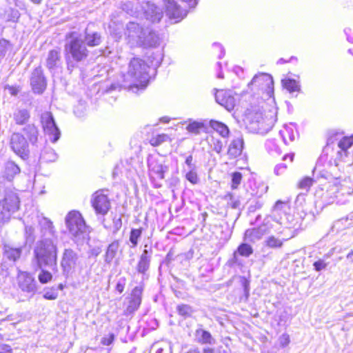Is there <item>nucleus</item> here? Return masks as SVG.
Wrapping results in <instances>:
<instances>
[{
    "label": "nucleus",
    "mask_w": 353,
    "mask_h": 353,
    "mask_svg": "<svg viewBox=\"0 0 353 353\" xmlns=\"http://www.w3.org/2000/svg\"><path fill=\"white\" fill-rule=\"evenodd\" d=\"M169 139L168 136L165 134H159L157 137L151 140V143L153 145H159L163 142L166 141Z\"/></svg>",
    "instance_id": "nucleus-50"
},
{
    "label": "nucleus",
    "mask_w": 353,
    "mask_h": 353,
    "mask_svg": "<svg viewBox=\"0 0 353 353\" xmlns=\"http://www.w3.org/2000/svg\"><path fill=\"white\" fill-rule=\"evenodd\" d=\"M119 246L120 243L119 240L112 241L108 245L104 256V261L106 263L110 264L112 263V260L117 254Z\"/></svg>",
    "instance_id": "nucleus-28"
},
{
    "label": "nucleus",
    "mask_w": 353,
    "mask_h": 353,
    "mask_svg": "<svg viewBox=\"0 0 353 353\" xmlns=\"http://www.w3.org/2000/svg\"><path fill=\"white\" fill-rule=\"evenodd\" d=\"M129 42L132 46L144 48L155 47L159 44L158 35L149 29H143L138 23L130 22L127 26Z\"/></svg>",
    "instance_id": "nucleus-4"
},
{
    "label": "nucleus",
    "mask_w": 353,
    "mask_h": 353,
    "mask_svg": "<svg viewBox=\"0 0 353 353\" xmlns=\"http://www.w3.org/2000/svg\"><path fill=\"white\" fill-rule=\"evenodd\" d=\"M30 118V112L26 109H17L13 113V119L17 125L26 124Z\"/></svg>",
    "instance_id": "nucleus-29"
},
{
    "label": "nucleus",
    "mask_w": 353,
    "mask_h": 353,
    "mask_svg": "<svg viewBox=\"0 0 353 353\" xmlns=\"http://www.w3.org/2000/svg\"><path fill=\"white\" fill-rule=\"evenodd\" d=\"M265 233L266 228L263 225L245 230L244 236L245 240L255 242L261 239Z\"/></svg>",
    "instance_id": "nucleus-25"
},
{
    "label": "nucleus",
    "mask_w": 353,
    "mask_h": 353,
    "mask_svg": "<svg viewBox=\"0 0 353 353\" xmlns=\"http://www.w3.org/2000/svg\"><path fill=\"white\" fill-rule=\"evenodd\" d=\"M210 127L216 130L218 133L221 134V132H219V130L221 128V123L216 121L211 120L210 122Z\"/></svg>",
    "instance_id": "nucleus-58"
},
{
    "label": "nucleus",
    "mask_w": 353,
    "mask_h": 353,
    "mask_svg": "<svg viewBox=\"0 0 353 353\" xmlns=\"http://www.w3.org/2000/svg\"><path fill=\"white\" fill-rule=\"evenodd\" d=\"M178 312L180 315L186 317L190 315L192 312L191 307L188 305H181L177 307Z\"/></svg>",
    "instance_id": "nucleus-49"
},
{
    "label": "nucleus",
    "mask_w": 353,
    "mask_h": 353,
    "mask_svg": "<svg viewBox=\"0 0 353 353\" xmlns=\"http://www.w3.org/2000/svg\"><path fill=\"white\" fill-rule=\"evenodd\" d=\"M10 146L12 150L22 159L25 160L29 157V145L20 132H14L10 136Z\"/></svg>",
    "instance_id": "nucleus-10"
},
{
    "label": "nucleus",
    "mask_w": 353,
    "mask_h": 353,
    "mask_svg": "<svg viewBox=\"0 0 353 353\" xmlns=\"http://www.w3.org/2000/svg\"><path fill=\"white\" fill-rule=\"evenodd\" d=\"M46 135L48 137L49 140L52 143H56L60 138L61 132L57 125L44 130Z\"/></svg>",
    "instance_id": "nucleus-37"
},
{
    "label": "nucleus",
    "mask_w": 353,
    "mask_h": 353,
    "mask_svg": "<svg viewBox=\"0 0 353 353\" xmlns=\"http://www.w3.org/2000/svg\"><path fill=\"white\" fill-rule=\"evenodd\" d=\"M143 291V286L142 285L136 286L132 290L128 306L124 311L125 315L131 314L139 309L142 301Z\"/></svg>",
    "instance_id": "nucleus-14"
},
{
    "label": "nucleus",
    "mask_w": 353,
    "mask_h": 353,
    "mask_svg": "<svg viewBox=\"0 0 353 353\" xmlns=\"http://www.w3.org/2000/svg\"><path fill=\"white\" fill-rule=\"evenodd\" d=\"M142 232L143 229L141 228L138 229L132 228L131 230L129 239L130 242V247L131 248H134L137 246L139 240L141 236Z\"/></svg>",
    "instance_id": "nucleus-36"
},
{
    "label": "nucleus",
    "mask_w": 353,
    "mask_h": 353,
    "mask_svg": "<svg viewBox=\"0 0 353 353\" xmlns=\"http://www.w3.org/2000/svg\"><path fill=\"white\" fill-rule=\"evenodd\" d=\"M0 353H12V349L10 346L6 345L2 348H0Z\"/></svg>",
    "instance_id": "nucleus-61"
},
{
    "label": "nucleus",
    "mask_w": 353,
    "mask_h": 353,
    "mask_svg": "<svg viewBox=\"0 0 353 353\" xmlns=\"http://www.w3.org/2000/svg\"><path fill=\"white\" fill-rule=\"evenodd\" d=\"M41 122L43 131L50 128L51 127H54V125H56L54 117L50 112H45L42 113L41 116Z\"/></svg>",
    "instance_id": "nucleus-35"
},
{
    "label": "nucleus",
    "mask_w": 353,
    "mask_h": 353,
    "mask_svg": "<svg viewBox=\"0 0 353 353\" xmlns=\"http://www.w3.org/2000/svg\"><path fill=\"white\" fill-rule=\"evenodd\" d=\"M64 51L68 70L70 71L76 68L79 63L86 60L89 55V50L82 36L74 32L67 36Z\"/></svg>",
    "instance_id": "nucleus-1"
},
{
    "label": "nucleus",
    "mask_w": 353,
    "mask_h": 353,
    "mask_svg": "<svg viewBox=\"0 0 353 353\" xmlns=\"http://www.w3.org/2000/svg\"><path fill=\"white\" fill-rule=\"evenodd\" d=\"M166 8V14L170 18L176 19V22L181 21L187 15V11L182 10L174 0H163Z\"/></svg>",
    "instance_id": "nucleus-18"
},
{
    "label": "nucleus",
    "mask_w": 353,
    "mask_h": 353,
    "mask_svg": "<svg viewBox=\"0 0 353 353\" xmlns=\"http://www.w3.org/2000/svg\"><path fill=\"white\" fill-rule=\"evenodd\" d=\"M266 149L272 155H280L281 150L273 140H268L265 143Z\"/></svg>",
    "instance_id": "nucleus-39"
},
{
    "label": "nucleus",
    "mask_w": 353,
    "mask_h": 353,
    "mask_svg": "<svg viewBox=\"0 0 353 353\" xmlns=\"http://www.w3.org/2000/svg\"><path fill=\"white\" fill-rule=\"evenodd\" d=\"M148 65L139 58H133L129 63L128 70L123 74V81L129 83V89L134 92L143 90L148 81Z\"/></svg>",
    "instance_id": "nucleus-2"
},
{
    "label": "nucleus",
    "mask_w": 353,
    "mask_h": 353,
    "mask_svg": "<svg viewBox=\"0 0 353 353\" xmlns=\"http://www.w3.org/2000/svg\"><path fill=\"white\" fill-rule=\"evenodd\" d=\"M286 169L287 165L285 163H279L275 166L274 172L276 175H280L284 173Z\"/></svg>",
    "instance_id": "nucleus-54"
},
{
    "label": "nucleus",
    "mask_w": 353,
    "mask_h": 353,
    "mask_svg": "<svg viewBox=\"0 0 353 353\" xmlns=\"http://www.w3.org/2000/svg\"><path fill=\"white\" fill-rule=\"evenodd\" d=\"M282 83L283 86L290 92L297 91L299 89L297 81L292 79L282 80Z\"/></svg>",
    "instance_id": "nucleus-40"
},
{
    "label": "nucleus",
    "mask_w": 353,
    "mask_h": 353,
    "mask_svg": "<svg viewBox=\"0 0 353 353\" xmlns=\"http://www.w3.org/2000/svg\"><path fill=\"white\" fill-rule=\"evenodd\" d=\"M43 297L48 300H55L58 297V292L55 289H51L45 292Z\"/></svg>",
    "instance_id": "nucleus-53"
},
{
    "label": "nucleus",
    "mask_w": 353,
    "mask_h": 353,
    "mask_svg": "<svg viewBox=\"0 0 353 353\" xmlns=\"http://www.w3.org/2000/svg\"><path fill=\"white\" fill-rule=\"evenodd\" d=\"M189 122L186 130L190 133L199 134L201 131H205L206 130V125L203 122L195 121L192 119H190Z\"/></svg>",
    "instance_id": "nucleus-33"
},
{
    "label": "nucleus",
    "mask_w": 353,
    "mask_h": 353,
    "mask_svg": "<svg viewBox=\"0 0 353 353\" xmlns=\"http://www.w3.org/2000/svg\"><path fill=\"white\" fill-rule=\"evenodd\" d=\"M313 179L310 177H305L299 183V187L307 190L312 185Z\"/></svg>",
    "instance_id": "nucleus-52"
},
{
    "label": "nucleus",
    "mask_w": 353,
    "mask_h": 353,
    "mask_svg": "<svg viewBox=\"0 0 353 353\" xmlns=\"http://www.w3.org/2000/svg\"><path fill=\"white\" fill-rule=\"evenodd\" d=\"M65 223L74 241L83 239L87 232L85 223L81 214L72 211L65 217Z\"/></svg>",
    "instance_id": "nucleus-8"
},
{
    "label": "nucleus",
    "mask_w": 353,
    "mask_h": 353,
    "mask_svg": "<svg viewBox=\"0 0 353 353\" xmlns=\"http://www.w3.org/2000/svg\"><path fill=\"white\" fill-rule=\"evenodd\" d=\"M30 84L33 92L42 94L46 88V80L41 67L36 68L32 72Z\"/></svg>",
    "instance_id": "nucleus-15"
},
{
    "label": "nucleus",
    "mask_w": 353,
    "mask_h": 353,
    "mask_svg": "<svg viewBox=\"0 0 353 353\" xmlns=\"http://www.w3.org/2000/svg\"><path fill=\"white\" fill-rule=\"evenodd\" d=\"M265 243L266 245L271 248H281L283 245L282 241L275 238L274 236H269Z\"/></svg>",
    "instance_id": "nucleus-43"
},
{
    "label": "nucleus",
    "mask_w": 353,
    "mask_h": 353,
    "mask_svg": "<svg viewBox=\"0 0 353 353\" xmlns=\"http://www.w3.org/2000/svg\"><path fill=\"white\" fill-rule=\"evenodd\" d=\"M347 259L353 263V250L348 253Z\"/></svg>",
    "instance_id": "nucleus-64"
},
{
    "label": "nucleus",
    "mask_w": 353,
    "mask_h": 353,
    "mask_svg": "<svg viewBox=\"0 0 353 353\" xmlns=\"http://www.w3.org/2000/svg\"><path fill=\"white\" fill-rule=\"evenodd\" d=\"M20 172L21 170L15 162L12 161H8L4 163L2 176L8 181H11L17 174L20 173Z\"/></svg>",
    "instance_id": "nucleus-23"
},
{
    "label": "nucleus",
    "mask_w": 353,
    "mask_h": 353,
    "mask_svg": "<svg viewBox=\"0 0 353 353\" xmlns=\"http://www.w3.org/2000/svg\"><path fill=\"white\" fill-rule=\"evenodd\" d=\"M17 281L19 288L32 296L37 290V283L33 275L25 271L19 270Z\"/></svg>",
    "instance_id": "nucleus-11"
},
{
    "label": "nucleus",
    "mask_w": 353,
    "mask_h": 353,
    "mask_svg": "<svg viewBox=\"0 0 353 353\" xmlns=\"http://www.w3.org/2000/svg\"><path fill=\"white\" fill-rule=\"evenodd\" d=\"M296 132L290 126H285L283 130H280L279 134L282 137L285 144H288L289 141H294Z\"/></svg>",
    "instance_id": "nucleus-31"
},
{
    "label": "nucleus",
    "mask_w": 353,
    "mask_h": 353,
    "mask_svg": "<svg viewBox=\"0 0 353 353\" xmlns=\"http://www.w3.org/2000/svg\"><path fill=\"white\" fill-rule=\"evenodd\" d=\"M92 205L97 214L105 215L110 209V202L103 190H98L92 194Z\"/></svg>",
    "instance_id": "nucleus-13"
},
{
    "label": "nucleus",
    "mask_w": 353,
    "mask_h": 353,
    "mask_svg": "<svg viewBox=\"0 0 353 353\" xmlns=\"http://www.w3.org/2000/svg\"><path fill=\"white\" fill-rule=\"evenodd\" d=\"M41 271L38 276L39 281L41 283L45 284L50 281L52 279V275L50 272L41 268Z\"/></svg>",
    "instance_id": "nucleus-45"
},
{
    "label": "nucleus",
    "mask_w": 353,
    "mask_h": 353,
    "mask_svg": "<svg viewBox=\"0 0 353 353\" xmlns=\"http://www.w3.org/2000/svg\"><path fill=\"white\" fill-rule=\"evenodd\" d=\"M353 145V136L345 137L341 139L336 145L334 148L332 138L327 140V145L323 150L321 158L326 157L327 159L330 153H335L334 157L332 156L329 160L330 165H334L335 167H339L341 162H345V159L348 157L347 150Z\"/></svg>",
    "instance_id": "nucleus-5"
},
{
    "label": "nucleus",
    "mask_w": 353,
    "mask_h": 353,
    "mask_svg": "<svg viewBox=\"0 0 353 353\" xmlns=\"http://www.w3.org/2000/svg\"><path fill=\"white\" fill-rule=\"evenodd\" d=\"M222 137L232 139L228 146V155L231 158L239 157L242 152L243 146V140L241 132L238 130L230 132L228 127L222 123Z\"/></svg>",
    "instance_id": "nucleus-9"
},
{
    "label": "nucleus",
    "mask_w": 353,
    "mask_h": 353,
    "mask_svg": "<svg viewBox=\"0 0 353 353\" xmlns=\"http://www.w3.org/2000/svg\"><path fill=\"white\" fill-rule=\"evenodd\" d=\"M41 158L46 161L52 162L57 159V155L54 150L47 148L41 153Z\"/></svg>",
    "instance_id": "nucleus-41"
},
{
    "label": "nucleus",
    "mask_w": 353,
    "mask_h": 353,
    "mask_svg": "<svg viewBox=\"0 0 353 353\" xmlns=\"http://www.w3.org/2000/svg\"><path fill=\"white\" fill-rule=\"evenodd\" d=\"M20 201L18 195L13 192L6 194L0 201V227L9 222L11 216L19 209Z\"/></svg>",
    "instance_id": "nucleus-7"
},
{
    "label": "nucleus",
    "mask_w": 353,
    "mask_h": 353,
    "mask_svg": "<svg viewBox=\"0 0 353 353\" xmlns=\"http://www.w3.org/2000/svg\"><path fill=\"white\" fill-rule=\"evenodd\" d=\"M195 340L200 343H212V338L210 333L202 328H199L195 332Z\"/></svg>",
    "instance_id": "nucleus-32"
},
{
    "label": "nucleus",
    "mask_w": 353,
    "mask_h": 353,
    "mask_svg": "<svg viewBox=\"0 0 353 353\" xmlns=\"http://www.w3.org/2000/svg\"><path fill=\"white\" fill-rule=\"evenodd\" d=\"M156 353H172V348L170 345H165V347H159Z\"/></svg>",
    "instance_id": "nucleus-60"
},
{
    "label": "nucleus",
    "mask_w": 353,
    "mask_h": 353,
    "mask_svg": "<svg viewBox=\"0 0 353 353\" xmlns=\"http://www.w3.org/2000/svg\"><path fill=\"white\" fill-rule=\"evenodd\" d=\"M285 203L282 201H277L276 203H275V205H274V210H280L281 208V207L284 205Z\"/></svg>",
    "instance_id": "nucleus-63"
},
{
    "label": "nucleus",
    "mask_w": 353,
    "mask_h": 353,
    "mask_svg": "<svg viewBox=\"0 0 353 353\" xmlns=\"http://www.w3.org/2000/svg\"><path fill=\"white\" fill-rule=\"evenodd\" d=\"M228 176L232 190L237 189L242 181V174L239 171H233L228 173Z\"/></svg>",
    "instance_id": "nucleus-34"
},
{
    "label": "nucleus",
    "mask_w": 353,
    "mask_h": 353,
    "mask_svg": "<svg viewBox=\"0 0 353 353\" xmlns=\"http://www.w3.org/2000/svg\"><path fill=\"white\" fill-rule=\"evenodd\" d=\"M24 237L26 244L31 245L35 241L34 228L32 225H25Z\"/></svg>",
    "instance_id": "nucleus-38"
},
{
    "label": "nucleus",
    "mask_w": 353,
    "mask_h": 353,
    "mask_svg": "<svg viewBox=\"0 0 353 353\" xmlns=\"http://www.w3.org/2000/svg\"><path fill=\"white\" fill-rule=\"evenodd\" d=\"M57 248L54 239L39 240L34 249V261L37 268H52L57 265Z\"/></svg>",
    "instance_id": "nucleus-3"
},
{
    "label": "nucleus",
    "mask_w": 353,
    "mask_h": 353,
    "mask_svg": "<svg viewBox=\"0 0 353 353\" xmlns=\"http://www.w3.org/2000/svg\"><path fill=\"white\" fill-rule=\"evenodd\" d=\"M224 200L227 201L228 205L230 206L232 208L236 209L240 205V201L238 199H236L230 193H228L224 196Z\"/></svg>",
    "instance_id": "nucleus-44"
},
{
    "label": "nucleus",
    "mask_w": 353,
    "mask_h": 353,
    "mask_svg": "<svg viewBox=\"0 0 353 353\" xmlns=\"http://www.w3.org/2000/svg\"><path fill=\"white\" fill-rule=\"evenodd\" d=\"M122 226V220L121 217L113 219V232H117L119 231Z\"/></svg>",
    "instance_id": "nucleus-56"
},
{
    "label": "nucleus",
    "mask_w": 353,
    "mask_h": 353,
    "mask_svg": "<svg viewBox=\"0 0 353 353\" xmlns=\"http://www.w3.org/2000/svg\"><path fill=\"white\" fill-rule=\"evenodd\" d=\"M245 123L250 132L265 134L272 128L274 120L272 116H263L261 110H250L245 116Z\"/></svg>",
    "instance_id": "nucleus-6"
},
{
    "label": "nucleus",
    "mask_w": 353,
    "mask_h": 353,
    "mask_svg": "<svg viewBox=\"0 0 353 353\" xmlns=\"http://www.w3.org/2000/svg\"><path fill=\"white\" fill-rule=\"evenodd\" d=\"M250 84L256 85L262 88L265 86L270 90L273 89L272 77L271 75L265 73L255 75L251 81Z\"/></svg>",
    "instance_id": "nucleus-21"
},
{
    "label": "nucleus",
    "mask_w": 353,
    "mask_h": 353,
    "mask_svg": "<svg viewBox=\"0 0 353 353\" xmlns=\"http://www.w3.org/2000/svg\"><path fill=\"white\" fill-rule=\"evenodd\" d=\"M61 65L60 49H53L48 52L46 59V66L51 72L58 69Z\"/></svg>",
    "instance_id": "nucleus-20"
},
{
    "label": "nucleus",
    "mask_w": 353,
    "mask_h": 353,
    "mask_svg": "<svg viewBox=\"0 0 353 353\" xmlns=\"http://www.w3.org/2000/svg\"><path fill=\"white\" fill-rule=\"evenodd\" d=\"M152 254L153 249L152 246L145 245L136 267V270L139 273L145 274L150 269Z\"/></svg>",
    "instance_id": "nucleus-17"
},
{
    "label": "nucleus",
    "mask_w": 353,
    "mask_h": 353,
    "mask_svg": "<svg viewBox=\"0 0 353 353\" xmlns=\"http://www.w3.org/2000/svg\"><path fill=\"white\" fill-rule=\"evenodd\" d=\"M148 165L151 176L156 175L160 179L165 178V173L168 171V166L164 164L161 158L150 157L148 160Z\"/></svg>",
    "instance_id": "nucleus-16"
},
{
    "label": "nucleus",
    "mask_w": 353,
    "mask_h": 353,
    "mask_svg": "<svg viewBox=\"0 0 353 353\" xmlns=\"http://www.w3.org/2000/svg\"><path fill=\"white\" fill-rule=\"evenodd\" d=\"M238 252L240 255L245 257H248L252 254L253 250L251 245L247 243H242L238 248Z\"/></svg>",
    "instance_id": "nucleus-42"
},
{
    "label": "nucleus",
    "mask_w": 353,
    "mask_h": 353,
    "mask_svg": "<svg viewBox=\"0 0 353 353\" xmlns=\"http://www.w3.org/2000/svg\"><path fill=\"white\" fill-rule=\"evenodd\" d=\"M8 90L10 94L12 96H16L19 92V90L14 87H9Z\"/></svg>",
    "instance_id": "nucleus-62"
},
{
    "label": "nucleus",
    "mask_w": 353,
    "mask_h": 353,
    "mask_svg": "<svg viewBox=\"0 0 353 353\" xmlns=\"http://www.w3.org/2000/svg\"><path fill=\"white\" fill-rule=\"evenodd\" d=\"M145 18L152 23H158L163 17V12L153 3H148L147 8L144 11Z\"/></svg>",
    "instance_id": "nucleus-22"
},
{
    "label": "nucleus",
    "mask_w": 353,
    "mask_h": 353,
    "mask_svg": "<svg viewBox=\"0 0 353 353\" xmlns=\"http://www.w3.org/2000/svg\"><path fill=\"white\" fill-rule=\"evenodd\" d=\"M126 283V279L125 277H121L119 279L117 285H116V290L119 292L122 293L124 290L125 285Z\"/></svg>",
    "instance_id": "nucleus-55"
},
{
    "label": "nucleus",
    "mask_w": 353,
    "mask_h": 353,
    "mask_svg": "<svg viewBox=\"0 0 353 353\" xmlns=\"http://www.w3.org/2000/svg\"><path fill=\"white\" fill-rule=\"evenodd\" d=\"M79 261V256L73 250L68 248L65 249L61 265L63 270V273L65 276H69L74 272L77 267Z\"/></svg>",
    "instance_id": "nucleus-12"
},
{
    "label": "nucleus",
    "mask_w": 353,
    "mask_h": 353,
    "mask_svg": "<svg viewBox=\"0 0 353 353\" xmlns=\"http://www.w3.org/2000/svg\"><path fill=\"white\" fill-rule=\"evenodd\" d=\"M236 105V100L233 96L232 92L226 90L222 94V107H224L228 112L234 110Z\"/></svg>",
    "instance_id": "nucleus-30"
},
{
    "label": "nucleus",
    "mask_w": 353,
    "mask_h": 353,
    "mask_svg": "<svg viewBox=\"0 0 353 353\" xmlns=\"http://www.w3.org/2000/svg\"><path fill=\"white\" fill-rule=\"evenodd\" d=\"M84 39L85 45L90 47H94L100 45L102 41V37L100 33L93 32L86 28L85 30L84 36L82 37Z\"/></svg>",
    "instance_id": "nucleus-24"
},
{
    "label": "nucleus",
    "mask_w": 353,
    "mask_h": 353,
    "mask_svg": "<svg viewBox=\"0 0 353 353\" xmlns=\"http://www.w3.org/2000/svg\"><path fill=\"white\" fill-rule=\"evenodd\" d=\"M38 223L40 230V240H54L55 231L52 223L46 217H38Z\"/></svg>",
    "instance_id": "nucleus-19"
},
{
    "label": "nucleus",
    "mask_w": 353,
    "mask_h": 353,
    "mask_svg": "<svg viewBox=\"0 0 353 353\" xmlns=\"http://www.w3.org/2000/svg\"><path fill=\"white\" fill-rule=\"evenodd\" d=\"M193 157L192 155H189L186 157L185 164L188 166L189 170L195 169V165L192 163Z\"/></svg>",
    "instance_id": "nucleus-59"
},
{
    "label": "nucleus",
    "mask_w": 353,
    "mask_h": 353,
    "mask_svg": "<svg viewBox=\"0 0 353 353\" xmlns=\"http://www.w3.org/2000/svg\"><path fill=\"white\" fill-rule=\"evenodd\" d=\"M328 265L329 262H327L325 259H320L314 262L313 267L314 270H316V272H320L322 270H325Z\"/></svg>",
    "instance_id": "nucleus-48"
},
{
    "label": "nucleus",
    "mask_w": 353,
    "mask_h": 353,
    "mask_svg": "<svg viewBox=\"0 0 353 353\" xmlns=\"http://www.w3.org/2000/svg\"><path fill=\"white\" fill-rule=\"evenodd\" d=\"M114 339V335L113 334H110L108 336H104L101 339V343L104 345H110V344H112Z\"/></svg>",
    "instance_id": "nucleus-57"
},
{
    "label": "nucleus",
    "mask_w": 353,
    "mask_h": 353,
    "mask_svg": "<svg viewBox=\"0 0 353 353\" xmlns=\"http://www.w3.org/2000/svg\"><path fill=\"white\" fill-rule=\"evenodd\" d=\"M185 179L192 184H197L199 181L197 173L195 169H190L185 174Z\"/></svg>",
    "instance_id": "nucleus-46"
},
{
    "label": "nucleus",
    "mask_w": 353,
    "mask_h": 353,
    "mask_svg": "<svg viewBox=\"0 0 353 353\" xmlns=\"http://www.w3.org/2000/svg\"><path fill=\"white\" fill-rule=\"evenodd\" d=\"M21 248H13L9 245L3 246V256L9 261H16L21 255Z\"/></svg>",
    "instance_id": "nucleus-26"
},
{
    "label": "nucleus",
    "mask_w": 353,
    "mask_h": 353,
    "mask_svg": "<svg viewBox=\"0 0 353 353\" xmlns=\"http://www.w3.org/2000/svg\"><path fill=\"white\" fill-rule=\"evenodd\" d=\"M11 49V45L6 39L0 40V59L5 57L8 50Z\"/></svg>",
    "instance_id": "nucleus-47"
},
{
    "label": "nucleus",
    "mask_w": 353,
    "mask_h": 353,
    "mask_svg": "<svg viewBox=\"0 0 353 353\" xmlns=\"http://www.w3.org/2000/svg\"><path fill=\"white\" fill-rule=\"evenodd\" d=\"M23 132L32 145L36 144L38 141L39 130L34 124H28L23 128Z\"/></svg>",
    "instance_id": "nucleus-27"
},
{
    "label": "nucleus",
    "mask_w": 353,
    "mask_h": 353,
    "mask_svg": "<svg viewBox=\"0 0 353 353\" xmlns=\"http://www.w3.org/2000/svg\"><path fill=\"white\" fill-rule=\"evenodd\" d=\"M240 283L243 289L244 295L246 299L249 296L250 281L245 277H240Z\"/></svg>",
    "instance_id": "nucleus-51"
}]
</instances>
